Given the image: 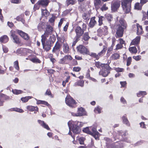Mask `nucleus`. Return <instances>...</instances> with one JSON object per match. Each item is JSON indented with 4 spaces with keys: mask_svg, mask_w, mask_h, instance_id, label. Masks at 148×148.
<instances>
[{
    "mask_svg": "<svg viewBox=\"0 0 148 148\" xmlns=\"http://www.w3.org/2000/svg\"><path fill=\"white\" fill-rule=\"evenodd\" d=\"M81 24L82 25L80 26H77L75 29L76 34L75 38H76V40L78 39L82 35L87 28V25L86 24L82 22Z\"/></svg>",
    "mask_w": 148,
    "mask_h": 148,
    "instance_id": "1",
    "label": "nucleus"
},
{
    "mask_svg": "<svg viewBox=\"0 0 148 148\" xmlns=\"http://www.w3.org/2000/svg\"><path fill=\"white\" fill-rule=\"evenodd\" d=\"M132 0H122L121 6L123 10L126 13H129L130 11Z\"/></svg>",
    "mask_w": 148,
    "mask_h": 148,
    "instance_id": "2",
    "label": "nucleus"
},
{
    "mask_svg": "<svg viewBox=\"0 0 148 148\" xmlns=\"http://www.w3.org/2000/svg\"><path fill=\"white\" fill-rule=\"evenodd\" d=\"M111 69L108 65L106 64L104 68H102V70L99 72V74L101 75L104 77L107 76L110 73V69Z\"/></svg>",
    "mask_w": 148,
    "mask_h": 148,
    "instance_id": "3",
    "label": "nucleus"
},
{
    "mask_svg": "<svg viewBox=\"0 0 148 148\" xmlns=\"http://www.w3.org/2000/svg\"><path fill=\"white\" fill-rule=\"evenodd\" d=\"M71 123L70 121H69L68 123L70 131H72L75 134H77L79 133L80 132V128L73 125Z\"/></svg>",
    "mask_w": 148,
    "mask_h": 148,
    "instance_id": "4",
    "label": "nucleus"
},
{
    "mask_svg": "<svg viewBox=\"0 0 148 148\" xmlns=\"http://www.w3.org/2000/svg\"><path fill=\"white\" fill-rule=\"evenodd\" d=\"M65 102L67 105L71 107H73L75 104V100L69 95H67L65 98Z\"/></svg>",
    "mask_w": 148,
    "mask_h": 148,
    "instance_id": "5",
    "label": "nucleus"
},
{
    "mask_svg": "<svg viewBox=\"0 0 148 148\" xmlns=\"http://www.w3.org/2000/svg\"><path fill=\"white\" fill-rule=\"evenodd\" d=\"M77 50L80 53L83 54H88V50L84 46L80 45L77 47Z\"/></svg>",
    "mask_w": 148,
    "mask_h": 148,
    "instance_id": "6",
    "label": "nucleus"
},
{
    "mask_svg": "<svg viewBox=\"0 0 148 148\" xmlns=\"http://www.w3.org/2000/svg\"><path fill=\"white\" fill-rule=\"evenodd\" d=\"M120 25H117L116 28V34L117 36L121 37L123 36L124 29Z\"/></svg>",
    "mask_w": 148,
    "mask_h": 148,
    "instance_id": "7",
    "label": "nucleus"
},
{
    "mask_svg": "<svg viewBox=\"0 0 148 148\" xmlns=\"http://www.w3.org/2000/svg\"><path fill=\"white\" fill-rule=\"evenodd\" d=\"M86 112L84 109L82 108L81 107L78 109L77 113L72 114L73 116H82L86 115Z\"/></svg>",
    "mask_w": 148,
    "mask_h": 148,
    "instance_id": "8",
    "label": "nucleus"
},
{
    "mask_svg": "<svg viewBox=\"0 0 148 148\" xmlns=\"http://www.w3.org/2000/svg\"><path fill=\"white\" fill-rule=\"evenodd\" d=\"M121 2L119 1H117L113 2L111 4V9L112 11H116L120 6Z\"/></svg>",
    "mask_w": 148,
    "mask_h": 148,
    "instance_id": "9",
    "label": "nucleus"
},
{
    "mask_svg": "<svg viewBox=\"0 0 148 148\" xmlns=\"http://www.w3.org/2000/svg\"><path fill=\"white\" fill-rule=\"evenodd\" d=\"M11 36L13 38V42L16 43L18 44L20 43V41L18 36L15 34V32L13 31H11L10 32Z\"/></svg>",
    "mask_w": 148,
    "mask_h": 148,
    "instance_id": "10",
    "label": "nucleus"
},
{
    "mask_svg": "<svg viewBox=\"0 0 148 148\" xmlns=\"http://www.w3.org/2000/svg\"><path fill=\"white\" fill-rule=\"evenodd\" d=\"M47 24V23L44 22H41L39 24L38 26V29L39 31H41L43 29H44Z\"/></svg>",
    "mask_w": 148,
    "mask_h": 148,
    "instance_id": "11",
    "label": "nucleus"
},
{
    "mask_svg": "<svg viewBox=\"0 0 148 148\" xmlns=\"http://www.w3.org/2000/svg\"><path fill=\"white\" fill-rule=\"evenodd\" d=\"M17 32L21 37L25 40H27L29 38L28 34L24 33L22 31L18 30Z\"/></svg>",
    "mask_w": 148,
    "mask_h": 148,
    "instance_id": "12",
    "label": "nucleus"
},
{
    "mask_svg": "<svg viewBox=\"0 0 148 148\" xmlns=\"http://www.w3.org/2000/svg\"><path fill=\"white\" fill-rule=\"evenodd\" d=\"M61 47V46L60 43L58 42H56L53 49L52 52L55 53L57 51H59Z\"/></svg>",
    "mask_w": 148,
    "mask_h": 148,
    "instance_id": "13",
    "label": "nucleus"
},
{
    "mask_svg": "<svg viewBox=\"0 0 148 148\" xmlns=\"http://www.w3.org/2000/svg\"><path fill=\"white\" fill-rule=\"evenodd\" d=\"M46 26V30L45 33L48 35L51 34L53 31L52 27L50 25H47Z\"/></svg>",
    "mask_w": 148,
    "mask_h": 148,
    "instance_id": "14",
    "label": "nucleus"
},
{
    "mask_svg": "<svg viewBox=\"0 0 148 148\" xmlns=\"http://www.w3.org/2000/svg\"><path fill=\"white\" fill-rule=\"evenodd\" d=\"M95 17H92L90 19V21L89 23V26L92 28L94 27L95 25L96 24V21L95 20Z\"/></svg>",
    "mask_w": 148,
    "mask_h": 148,
    "instance_id": "15",
    "label": "nucleus"
},
{
    "mask_svg": "<svg viewBox=\"0 0 148 148\" xmlns=\"http://www.w3.org/2000/svg\"><path fill=\"white\" fill-rule=\"evenodd\" d=\"M140 37L137 36L135 39L132 40L130 44L131 45H136L138 44L140 42Z\"/></svg>",
    "mask_w": 148,
    "mask_h": 148,
    "instance_id": "16",
    "label": "nucleus"
},
{
    "mask_svg": "<svg viewBox=\"0 0 148 148\" xmlns=\"http://www.w3.org/2000/svg\"><path fill=\"white\" fill-rule=\"evenodd\" d=\"M119 22L120 24L118 25H120L123 28L125 29L127 27V24L123 18H121Z\"/></svg>",
    "mask_w": 148,
    "mask_h": 148,
    "instance_id": "17",
    "label": "nucleus"
},
{
    "mask_svg": "<svg viewBox=\"0 0 148 148\" xmlns=\"http://www.w3.org/2000/svg\"><path fill=\"white\" fill-rule=\"evenodd\" d=\"M136 26L137 28V34H140L142 32V27L141 26H140L138 24L136 23V25L135 24L133 25V27Z\"/></svg>",
    "mask_w": 148,
    "mask_h": 148,
    "instance_id": "18",
    "label": "nucleus"
},
{
    "mask_svg": "<svg viewBox=\"0 0 148 148\" xmlns=\"http://www.w3.org/2000/svg\"><path fill=\"white\" fill-rule=\"evenodd\" d=\"M38 122L40 125L41 126L44 128L47 129V130H49L50 128L43 121L40 120H38Z\"/></svg>",
    "mask_w": 148,
    "mask_h": 148,
    "instance_id": "19",
    "label": "nucleus"
},
{
    "mask_svg": "<svg viewBox=\"0 0 148 148\" xmlns=\"http://www.w3.org/2000/svg\"><path fill=\"white\" fill-rule=\"evenodd\" d=\"M72 123H71L73 124V125L76 126L77 127H82L83 125V123L81 122H79L78 121H70Z\"/></svg>",
    "mask_w": 148,
    "mask_h": 148,
    "instance_id": "20",
    "label": "nucleus"
},
{
    "mask_svg": "<svg viewBox=\"0 0 148 148\" xmlns=\"http://www.w3.org/2000/svg\"><path fill=\"white\" fill-rule=\"evenodd\" d=\"M48 34L45 33L43 34L42 35L41 41L42 45H43L44 44H45V41L47 39V37L48 36Z\"/></svg>",
    "mask_w": 148,
    "mask_h": 148,
    "instance_id": "21",
    "label": "nucleus"
},
{
    "mask_svg": "<svg viewBox=\"0 0 148 148\" xmlns=\"http://www.w3.org/2000/svg\"><path fill=\"white\" fill-rule=\"evenodd\" d=\"M8 40V38L6 35H4L0 38V42L4 43L7 42Z\"/></svg>",
    "mask_w": 148,
    "mask_h": 148,
    "instance_id": "22",
    "label": "nucleus"
},
{
    "mask_svg": "<svg viewBox=\"0 0 148 148\" xmlns=\"http://www.w3.org/2000/svg\"><path fill=\"white\" fill-rule=\"evenodd\" d=\"M38 4L42 5H47L48 4L47 0H41L38 1Z\"/></svg>",
    "mask_w": 148,
    "mask_h": 148,
    "instance_id": "23",
    "label": "nucleus"
},
{
    "mask_svg": "<svg viewBox=\"0 0 148 148\" xmlns=\"http://www.w3.org/2000/svg\"><path fill=\"white\" fill-rule=\"evenodd\" d=\"M27 108L29 110L31 111H37L38 110V108L36 107H34L32 106H28L27 107Z\"/></svg>",
    "mask_w": 148,
    "mask_h": 148,
    "instance_id": "24",
    "label": "nucleus"
},
{
    "mask_svg": "<svg viewBox=\"0 0 148 148\" xmlns=\"http://www.w3.org/2000/svg\"><path fill=\"white\" fill-rule=\"evenodd\" d=\"M69 48L67 43H64L63 45V51L66 53H67L69 51Z\"/></svg>",
    "mask_w": 148,
    "mask_h": 148,
    "instance_id": "25",
    "label": "nucleus"
},
{
    "mask_svg": "<svg viewBox=\"0 0 148 148\" xmlns=\"http://www.w3.org/2000/svg\"><path fill=\"white\" fill-rule=\"evenodd\" d=\"M106 64H101L99 62H96L95 63V66L98 68H100L101 67L102 69L103 68H104Z\"/></svg>",
    "mask_w": 148,
    "mask_h": 148,
    "instance_id": "26",
    "label": "nucleus"
},
{
    "mask_svg": "<svg viewBox=\"0 0 148 148\" xmlns=\"http://www.w3.org/2000/svg\"><path fill=\"white\" fill-rule=\"evenodd\" d=\"M129 50L131 53H136L137 51L136 48L135 47H130Z\"/></svg>",
    "mask_w": 148,
    "mask_h": 148,
    "instance_id": "27",
    "label": "nucleus"
},
{
    "mask_svg": "<svg viewBox=\"0 0 148 148\" xmlns=\"http://www.w3.org/2000/svg\"><path fill=\"white\" fill-rule=\"evenodd\" d=\"M122 119L124 123L126 124L127 126H129L130 124L128 120L125 115L122 116Z\"/></svg>",
    "mask_w": 148,
    "mask_h": 148,
    "instance_id": "28",
    "label": "nucleus"
},
{
    "mask_svg": "<svg viewBox=\"0 0 148 148\" xmlns=\"http://www.w3.org/2000/svg\"><path fill=\"white\" fill-rule=\"evenodd\" d=\"M120 56L119 54L117 53H114L111 56L112 59L113 60H116L119 58Z\"/></svg>",
    "mask_w": 148,
    "mask_h": 148,
    "instance_id": "29",
    "label": "nucleus"
},
{
    "mask_svg": "<svg viewBox=\"0 0 148 148\" xmlns=\"http://www.w3.org/2000/svg\"><path fill=\"white\" fill-rule=\"evenodd\" d=\"M76 2L75 0H66V3L67 6L69 5H73Z\"/></svg>",
    "mask_w": 148,
    "mask_h": 148,
    "instance_id": "30",
    "label": "nucleus"
},
{
    "mask_svg": "<svg viewBox=\"0 0 148 148\" xmlns=\"http://www.w3.org/2000/svg\"><path fill=\"white\" fill-rule=\"evenodd\" d=\"M87 54L90 55V56L96 58V59H99V56L96 53H90L89 51H88V54Z\"/></svg>",
    "mask_w": 148,
    "mask_h": 148,
    "instance_id": "31",
    "label": "nucleus"
},
{
    "mask_svg": "<svg viewBox=\"0 0 148 148\" xmlns=\"http://www.w3.org/2000/svg\"><path fill=\"white\" fill-rule=\"evenodd\" d=\"M49 12L46 9L42 10V15L47 16L49 14Z\"/></svg>",
    "mask_w": 148,
    "mask_h": 148,
    "instance_id": "32",
    "label": "nucleus"
},
{
    "mask_svg": "<svg viewBox=\"0 0 148 148\" xmlns=\"http://www.w3.org/2000/svg\"><path fill=\"white\" fill-rule=\"evenodd\" d=\"M25 49L20 48L18 49L16 51V53L17 55L22 54L23 53Z\"/></svg>",
    "mask_w": 148,
    "mask_h": 148,
    "instance_id": "33",
    "label": "nucleus"
},
{
    "mask_svg": "<svg viewBox=\"0 0 148 148\" xmlns=\"http://www.w3.org/2000/svg\"><path fill=\"white\" fill-rule=\"evenodd\" d=\"M90 38V37L88 36V32L85 33L83 36V39L87 41Z\"/></svg>",
    "mask_w": 148,
    "mask_h": 148,
    "instance_id": "34",
    "label": "nucleus"
},
{
    "mask_svg": "<svg viewBox=\"0 0 148 148\" xmlns=\"http://www.w3.org/2000/svg\"><path fill=\"white\" fill-rule=\"evenodd\" d=\"M32 98V97L30 96L26 97L21 98V101L24 102H26L28 101V100Z\"/></svg>",
    "mask_w": 148,
    "mask_h": 148,
    "instance_id": "35",
    "label": "nucleus"
},
{
    "mask_svg": "<svg viewBox=\"0 0 148 148\" xmlns=\"http://www.w3.org/2000/svg\"><path fill=\"white\" fill-rule=\"evenodd\" d=\"M22 91L20 90H18L16 89H14L12 90V92L14 94L18 95L21 93Z\"/></svg>",
    "mask_w": 148,
    "mask_h": 148,
    "instance_id": "36",
    "label": "nucleus"
},
{
    "mask_svg": "<svg viewBox=\"0 0 148 148\" xmlns=\"http://www.w3.org/2000/svg\"><path fill=\"white\" fill-rule=\"evenodd\" d=\"M104 17L103 16H101L99 17V25L100 26L101 25L103 24L102 21L104 20Z\"/></svg>",
    "mask_w": 148,
    "mask_h": 148,
    "instance_id": "37",
    "label": "nucleus"
},
{
    "mask_svg": "<svg viewBox=\"0 0 148 148\" xmlns=\"http://www.w3.org/2000/svg\"><path fill=\"white\" fill-rule=\"evenodd\" d=\"M14 65L15 68L17 70H19V68L18 61H16L14 62Z\"/></svg>",
    "mask_w": 148,
    "mask_h": 148,
    "instance_id": "38",
    "label": "nucleus"
},
{
    "mask_svg": "<svg viewBox=\"0 0 148 148\" xmlns=\"http://www.w3.org/2000/svg\"><path fill=\"white\" fill-rule=\"evenodd\" d=\"M84 81L83 80H80L78 82L75 83V85H77L81 87L83 86L84 85Z\"/></svg>",
    "mask_w": 148,
    "mask_h": 148,
    "instance_id": "39",
    "label": "nucleus"
},
{
    "mask_svg": "<svg viewBox=\"0 0 148 148\" xmlns=\"http://www.w3.org/2000/svg\"><path fill=\"white\" fill-rule=\"evenodd\" d=\"M16 19L18 21H21L23 23L24 22V20L23 19L22 15L18 16L16 18Z\"/></svg>",
    "mask_w": 148,
    "mask_h": 148,
    "instance_id": "40",
    "label": "nucleus"
},
{
    "mask_svg": "<svg viewBox=\"0 0 148 148\" xmlns=\"http://www.w3.org/2000/svg\"><path fill=\"white\" fill-rule=\"evenodd\" d=\"M107 50L106 47L105 46H103V50L101 51L97 55L99 56H99H100L103 53L105 52Z\"/></svg>",
    "mask_w": 148,
    "mask_h": 148,
    "instance_id": "41",
    "label": "nucleus"
},
{
    "mask_svg": "<svg viewBox=\"0 0 148 148\" xmlns=\"http://www.w3.org/2000/svg\"><path fill=\"white\" fill-rule=\"evenodd\" d=\"M101 109L99 106L96 107L94 109V112L96 113H101Z\"/></svg>",
    "mask_w": 148,
    "mask_h": 148,
    "instance_id": "42",
    "label": "nucleus"
},
{
    "mask_svg": "<svg viewBox=\"0 0 148 148\" xmlns=\"http://www.w3.org/2000/svg\"><path fill=\"white\" fill-rule=\"evenodd\" d=\"M83 131L85 133H87V134H92V132H91L90 130L88 128V127H86V128H84L83 130Z\"/></svg>",
    "mask_w": 148,
    "mask_h": 148,
    "instance_id": "43",
    "label": "nucleus"
},
{
    "mask_svg": "<svg viewBox=\"0 0 148 148\" xmlns=\"http://www.w3.org/2000/svg\"><path fill=\"white\" fill-rule=\"evenodd\" d=\"M42 46L43 48L45 49L47 51H48L51 49V46L45 45V44L42 45Z\"/></svg>",
    "mask_w": 148,
    "mask_h": 148,
    "instance_id": "44",
    "label": "nucleus"
},
{
    "mask_svg": "<svg viewBox=\"0 0 148 148\" xmlns=\"http://www.w3.org/2000/svg\"><path fill=\"white\" fill-rule=\"evenodd\" d=\"M147 94L146 92L145 91H140L137 93V96L138 97H140L141 96L145 95Z\"/></svg>",
    "mask_w": 148,
    "mask_h": 148,
    "instance_id": "45",
    "label": "nucleus"
},
{
    "mask_svg": "<svg viewBox=\"0 0 148 148\" xmlns=\"http://www.w3.org/2000/svg\"><path fill=\"white\" fill-rule=\"evenodd\" d=\"M37 103L38 104H43L45 105H47L48 104V103L47 102L45 101L38 100L37 101Z\"/></svg>",
    "mask_w": 148,
    "mask_h": 148,
    "instance_id": "46",
    "label": "nucleus"
},
{
    "mask_svg": "<svg viewBox=\"0 0 148 148\" xmlns=\"http://www.w3.org/2000/svg\"><path fill=\"white\" fill-rule=\"evenodd\" d=\"M85 140V138L83 137H80L79 139V141L81 145L84 144V141Z\"/></svg>",
    "mask_w": 148,
    "mask_h": 148,
    "instance_id": "47",
    "label": "nucleus"
},
{
    "mask_svg": "<svg viewBox=\"0 0 148 148\" xmlns=\"http://www.w3.org/2000/svg\"><path fill=\"white\" fill-rule=\"evenodd\" d=\"M135 8L136 9L138 10H141V7L139 5V3H136L135 5Z\"/></svg>",
    "mask_w": 148,
    "mask_h": 148,
    "instance_id": "48",
    "label": "nucleus"
},
{
    "mask_svg": "<svg viewBox=\"0 0 148 148\" xmlns=\"http://www.w3.org/2000/svg\"><path fill=\"white\" fill-rule=\"evenodd\" d=\"M132 61V58L131 57H129L127 60V65L129 66L131 64Z\"/></svg>",
    "mask_w": 148,
    "mask_h": 148,
    "instance_id": "49",
    "label": "nucleus"
},
{
    "mask_svg": "<svg viewBox=\"0 0 148 148\" xmlns=\"http://www.w3.org/2000/svg\"><path fill=\"white\" fill-rule=\"evenodd\" d=\"M12 109V110L14 111H15L19 112H23V110L21 109L17 108H13Z\"/></svg>",
    "mask_w": 148,
    "mask_h": 148,
    "instance_id": "50",
    "label": "nucleus"
},
{
    "mask_svg": "<svg viewBox=\"0 0 148 148\" xmlns=\"http://www.w3.org/2000/svg\"><path fill=\"white\" fill-rule=\"evenodd\" d=\"M94 3L95 6L98 5L101 3V0H95Z\"/></svg>",
    "mask_w": 148,
    "mask_h": 148,
    "instance_id": "51",
    "label": "nucleus"
},
{
    "mask_svg": "<svg viewBox=\"0 0 148 148\" xmlns=\"http://www.w3.org/2000/svg\"><path fill=\"white\" fill-rule=\"evenodd\" d=\"M133 58L136 61H138L141 59V56H134L133 57Z\"/></svg>",
    "mask_w": 148,
    "mask_h": 148,
    "instance_id": "52",
    "label": "nucleus"
},
{
    "mask_svg": "<svg viewBox=\"0 0 148 148\" xmlns=\"http://www.w3.org/2000/svg\"><path fill=\"white\" fill-rule=\"evenodd\" d=\"M1 98H3V100H9L10 99V97L9 96L4 95H3V96L1 97Z\"/></svg>",
    "mask_w": 148,
    "mask_h": 148,
    "instance_id": "53",
    "label": "nucleus"
},
{
    "mask_svg": "<svg viewBox=\"0 0 148 148\" xmlns=\"http://www.w3.org/2000/svg\"><path fill=\"white\" fill-rule=\"evenodd\" d=\"M81 70V68L78 67H75L73 68V70L75 72H78Z\"/></svg>",
    "mask_w": 148,
    "mask_h": 148,
    "instance_id": "54",
    "label": "nucleus"
},
{
    "mask_svg": "<svg viewBox=\"0 0 148 148\" xmlns=\"http://www.w3.org/2000/svg\"><path fill=\"white\" fill-rule=\"evenodd\" d=\"M66 60L65 59V56H64L63 58L60 60L59 63L60 64H64V63Z\"/></svg>",
    "mask_w": 148,
    "mask_h": 148,
    "instance_id": "55",
    "label": "nucleus"
},
{
    "mask_svg": "<svg viewBox=\"0 0 148 148\" xmlns=\"http://www.w3.org/2000/svg\"><path fill=\"white\" fill-rule=\"evenodd\" d=\"M115 71L118 72H122L124 71V69L123 68H116L115 69Z\"/></svg>",
    "mask_w": 148,
    "mask_h": 148,
    "instance_id": "56",
    "label": "nucleus"
},
{
    "mask_svg": "<svg viewBox=\"0 0 148 148\" xmlns=\"http://www.w3.org/2000/svg\"><path fill=\"white\" fill-rule=\"evenodd\" d=\"M65 57L66 60H71L72 59V58L71 56L69 55H66V56H65Z\"/></svg>",
    "mask_w": 148,
    "mask_h": 148,
    "instance_id": "57",
    "label": "nucleus"
},
{
    "mask_svg": "<svg viewBox=\"0 0 148 148\" xmlns=\"http://www.w3.org/2000/svg\"><path fill=\"white\" fill-rule=\"evenodd\" d=\"M40 4H38V2L37 3L35 4L34 6V10H36L37 9H38L40 8Z\"/></svg>",
    "mask_w": 148,
    "mask_h": 148,
    "instance_id": "58",
    "label": "nucleus"
},
{
    "mask_svg": "<svg viewBox=\"0 0 148 148\" xmlns=\"http://www.w3.org/2000/svg\"><path fill=\"white\" fill-rule=\"evenodd\" d=\"M11 2L14 3H19L21 2L20 0H11Z\"/></svg>",
    "mask_w": 148,
    "mask_h": 148,
    "instance_id": "59",
    "label": "nucleus"
},
{
    "mask_svg": "<svg viewBox=\"0 0 148 148\" xmlns=\"http://www.w3.org/2000/svg\"><path fill=\"white\" fill-rule=\"evenodd\" d=\"M99 133L98 132H96V133L93 134L92 135L96 139H97L98 138V135Z\"/></svg>",
    "mask_w": 148,
    "mask_h": 148,
    "instance_id": "60",
    "label": "nucleus"
},
{
    "mask_svg": "<svg viewBox=\"0 0 148 148\" xmlns=\"http://www.w3.org/2000/svg\"><path fill=\"white\" fill-rule=\"evenodd\" d=\"M92 134H90V135H92L93 134L96 133V132H98L96 130V128L95 127H92Z\"/></svg>",
    "mask_w": 148,
    "mask_h": 148,
    "instance_id": "61",
    "label": "nucleus"
},
{
    "mask_svg": "<svg viewBox=\"0 0 148 148\" xmlns=\"http://www.w3.org/2000/svg\"><path fill=\"white\" fill-rule=\"evenodd\" d=\"M102 10H106L108 9V7H106V4H104L101 8Z\"/></svg>",
    "mask_w": 148,
    "mask_h": 148,
    "instance_id": "62",
    "label": "nucleus"
},
{
    "mask_svg": "<svg viewBox=\"0 0 148 148\" xmlns=\"http://www.w3.org/2000/svg\"><path fill=\"white\" fill-rule=\"evenodd\" d=\"M122 47H123V46L122 45L119 44H118L116 45V50H118L119 49H120L122 48Z\"/></svg>",
    "mask_w": 148,
    "mask_h": 148,
    "instance_id": "63",
    "label": "nucleus"
},
{
    "mask_svg": "<svg viewBox=\"0 0 148 148\" xmlns=\"http://www.w3.org/2000/svg\"><path fill=\"white\" fill-rule=\"evenodd\" d=\"M4 102V101L3 100V98H1L0 97V106H2L3 105V103Z\"/></svg>",
    "mask_w": 148,
    "mask_h": 148,
    "instance_id": "64",
    "label": "nucleus"
}]
</instances>
